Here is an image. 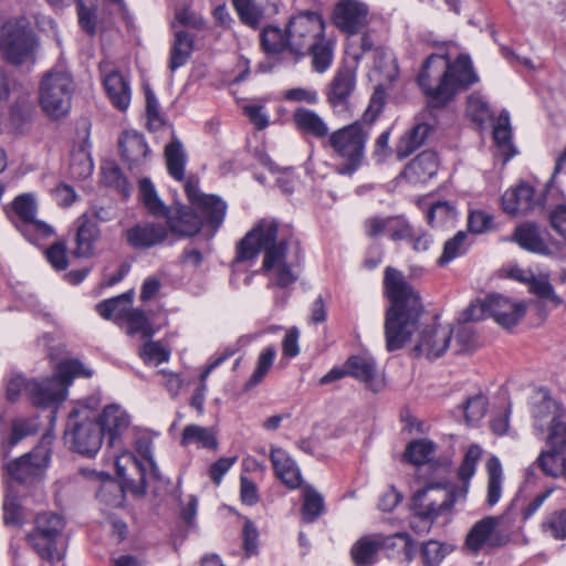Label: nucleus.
I'll return each mask as SVG.
<instances>
[{
  "label": "nucleus",
  "mask_w": 566,
  "mask_h": 566,
  "mask_svg": "<svg viewBox=\"0 0 566 566\" xmlns=\"http://www.w3.org/2000/svg\"><path fill=\"white\" fill-rule=\"evenodd\" d=\"M263 252L261 272L270 284L279 287L293 285L301 273L303 251L293 229L275 219L263 218L238 242L235 261L254 260Z\"/></svg>",
  "instance_id": "f257e3e1"
},
{
  "label": "nucleus",
  "mask_w": 566,
  "mask_h": 566,
  "mask_svg": "<svg viewBox=\"0 0 566 566\" xmlns=\"http://www.w3.org/2000/svg\"><path fill=\"white\" fill-rule=\"evenodd\" d=\"M479 81L468 54H460L454 61L447 55L431 54L423 62L417 83L428 98L426 113L449 104L460 92Z\"/></svg>",
  "instance_id": "f03ea898"
},
{
  "label": "nucleus",
  "mask_w": 566,
  "mask_h": 566,
  "mask_svg": "<svg viewBox=\"0 0 566 566\" xmlns=\"http://www.w3.org/2000/svg\"><path fill=\"white\" fill-rule=\"evenodd\" d=\"M384 289L390 301L385 322L386 347L389 352H395L401 349L418 328L423 305L419 293L397 269L386 268Z\"/></svg>",
  "instance_id": "7ed1b4c3"
},
{
  "label": "nucleus",
  "mask_w": 566,
  "mask_h": 566,
  "mask_svg": "<svg viewBox=\"0 0 566 566\" xmlns=\"http://www.w3.org/2000/svg\"><path fill=\"white\" fill-rule=\"evenodd\" d=\"M385 104V91L376 88L369 105L360 119L332 132L327 146L335 157L343 163L336 168L339 175H353L365 159V148L370 134V126L381 113Z\"/></svg>",
  "instance_id": "20e7f679"
},
{
  "label": "nucleus",
  "mask_w": 566,
  "mask_h": 566,
  "mask_svg": "<svg viewBox=\"0 0 566 566\" xmlns=\"http://www.w3.org/2000/svg\"><path fill=\"white\" fill-rule=\"evenodd\" d=\"M324 31L322 15L313 11L293 15L287 23L289 51L296 56L310 54L317 73H324L333 62V43Z\"/></svg>",
  "instance_id": "39448f33"
},
{
  "label": "nucleus",
  "mask_w": 566,
  "mask_h": 566,
  "mask_svg": "<svg viewBox=\"0 0 566 566\" xmlns=\"http://www.w3.org/2000/svg\"><path fill=\"white\" fill-rule=\"evenodd\" d=\"M120 452V454L116 455L115 468L117 476L122 480V485L119 488L115 483L111 482L102 486L97 492V497L102 501L108 502L106 494L113 493H116V499H118L117 493L123 491L144 495L147 488V468L150 469L149 474L155 480L161 479L149 444H145L143 449L139 448L142 459H138L134 453L128 451L123 450Z\"/></svg>",
  "instance_id": "423d86ee"
},
{
  "label": "nucleus",
  "mask_w": 566,
  "mask_h": 566,
  "mask_svg": "<svg viewBox=\"0 0 566 566\" xmlns=\"http://www.w3.org/2000/svg\"><path fill=\"white\" fill-rule=\"evenodd\" d=\"M94 371L77 358H66L54 367L51 377L29 379L27 396L36 407H49L65 400L67 389L75 378H91Z\"/></svg>",
  "instance_id": "0eeeda50"
},
{
  "label": "nucleus",
  "mask_w": 566,
  "mask_h": 566,
  "mask_svg": "<svg viewBox=\"0 0 566 566\" xmlns=\"http://www.w3.org/2000/svg\"><path fill=\"white\" fill-rule=\"evenodd\" d=\"M467 494V485L430 483L415 493L412 510L417 517L430 525L437 517L450 513L455 503L464 501Z\"/></svg>",
  "instance_id": "6e6552de"
},
{
  "label": "nucleus",
  "mask_w": 566,
  "mask_h": 566,
  "mask_svg": "<svg viewBox=\"0 0 566 566\" xmlns=\"http://www.w3.org/2000/svg\"><path fill=\"white\" fill-rule=\"evenodd\" d=\"M73 92L74 82L69 72L53 69L44 73L38 93L42 112L53 120L64 118L71 109Z\"/></svg>",
  "instance_id": "1a4fd4ad"
},
{
  "label": "nucleus",
  "mask_w": 566,
  "mask_h": 566,
  "mask_svg": "<svg viewBox=\"0 0 566 566\" xmlns=\"http://www.w3.org/2000/svg\"><path fill=\"white\" fill-rule=\"evenodd\" d=\"M65 521L54 512H43L36 515L33 530L28 533L27 542L43 560L51 564L63 557V530Z\"/></svg>",
  "instance_id": "9d476101"
},
{
  "label": "nucleus",
  "mask_w": 566,
  "mask_h": 566,
  "mask_svg": "<svg viewBox=\"0 0 566 566\" xmlns=\"http://www.w3.org/2000/svg\"><path fill=\"white\" fill-rule=\"evenodd\" d=\"M39 42L24 20L8 21L0 28V53L13 65L35 62Z\"/></svg>",
  "instance_id": "9b49d317"
},
{
  "label": "nucleus",
  "mask_w": 566,
  "mask_h": 566,
  "mask_svg": "<svg viewBox=\"0 0 566 566\" xmlns=\"http://www.w3.org/2000/svg\"><path fill=\"white\" fill-rule=\"evenodd\" d=\"M87 407L74 409L67 419L65 440L71 443L73 451L92 458L101 449L103 437L96 417Z\"/></svg>",
  "instance_id": "f8f14e48"
},
{
  "label": "nucleus",
  "mask_w": 566,
  "mask_h": 566,
  "mask_svg": "<svg viewBox=\"0 0 566 566\" xmlns=\"http://www.w3.org/2000/svg\"><path fill=\"white\" fill-rule=\"evenodd\" d=\"M359 60L360 55L354 54V62L344 61L325 88L326 103L335 116L345 119L353 116L350 99L356 90Z\"/></svg>",
  "instance_id": "ddd939ff"
},
{
  "label": "nucleus",
  "mask_w": 566,
  "mask_h": 566,
  "mask_svg": "<svg viewBox=\"0 0 566 566\" xmlns=\"http://www.w3.org/2000/svg\"><path fill=\"white\" fill-rule=\"evenodd\" d=\"M12 221L21 233L31 242L54 234L53 228L35 218L36 202L31 193L18 196L12 202Z\"/></svg>",
  "instance_id": "4468645a"
},
{
  "label": "nucleus",
  "mask_w": 566,
  "mask_h": 566,
  "mask_svg": "<svg viewBox=\"0 0 566 566\" xmlns=\"http://www.w3.org/2000/svg\"><path fill=\"white\" fill-rule=\"evenodd\" d=\"M50 452L44 446H38L20 458L7 462V474L19 483H32L49 465Z\"/></svg>",
  "instance_id": "2eb2a0df"
},
{
  "label": "nucleus",
  "mask_w": 566,
  "mask_h": 566,
  "mask_svg": "<svg viewBox=\"0 0 566 566\" xmlns=\"http://www.w3.org/2000/svg\"><path fill=\"white\" fill-rule=\"evenodd\" d=\"M97 419L102 437L106 438L108 448L123 451V439L130 427V416L119 405L106 406Z\"/></svg>",
  "instance_id": "dca6fc26"
},
{
  "label": "nucleus",
  "mask_w": 566,
  "mask_h": 566,
  "mask_svg": "<svg viewBox=\"0 0 566 566\" xmlns=\"http://www.w3.org/2000/svg\"><path fill=\"white\" fill-rule=\"evenodd\" d=\"M368 7L358 0H340L334 8L333 21L343 32L358 34L368 23Z\"/></svg>",
  "instance_id": "f3484780"
},
{
  "label": "nucleus",
  "mask_w": 566,
  "mask_h": 566,
  "mask_svg": "<svg viewBox=\"0 0 566 566\" xmlns=\"http://www.w3.org/2000/svg\"><path fill=\"white\" fill-rule=\"evenodd\" d=\"M103 86L112 105L120 112H125L132 98V90L128 80L118 71L111 67L106 61L99 63Z\"/></svg>",
  "instance_id": "a211bd4d"
},
{
  "label": "nucleus",
  "mask_w": 566,
  "mask_h": 566,
  "mask_svg": "<svg viewBox=\"0 0 566 566\" xmlns=\"http://www.w3.org/2000/svg\"><path fill=\"white\" fill-rule=\"evenodd\" d=\"M120 327L125 328L126 333L130 336H142L145 344L140 354H168L160 343L149 342L154 329L144 311L134 308L130 305L123 317V325Z\"/></svg>",
  "instance_id": "6ab92c4d"
},
{
  "label": "nucleus",
  "mask_w": 566,
  "mask_h": 566,
  "mask_svg": "<svg viewBox=\"0 0 566 566\" xmlns=\"http://www.w3.org/2000/svg\"><path fill=\"white\" fill-rule=\"evenodd\" d=\"M124 237L132 248L147 250L165 243L169 237V231L163 223L143 222L127 229Z\"/></svg>",
  "instance_id": "aec40b11"
},
{
  "label": "nucleus",
  "mask_w": 566,
  "mask_h": 566,
  "mask_svg": "<svg viewBox=\"0 0 566 566\" xmlns=\"http://www.w3.org/2000/svg\"><path fill=\"white\" fill-rule=\"evenodd\" d=\"M539 206L535 188L526 182L518 184L502 196V208L511 216L526 214Z\"/></svg>",
  "instance_id": "412c9836"
},
{
  "label": "nucleus",
  "mask_w": 566,
  "mask_h": 566,
  "mask_svg": "<svg viewBox=\"0 0 566 566\" xmlns=\"http://www.w3.org/2000/svg\"><path fill=\"white\" fill-rule=\"evenodd\" d=\"M346 366L349 375L363 381L368 390L377 394L386 387L385 377L378 370L371 357L349 356Z\"/></svg>",
  "instance_id": "4be33fe9"
},
{
  "label": "nucleus",
  "mask_w": 566,
  "mask_h": 566,
  "mask_svg": "<svg viewBox=\"0 0 566 566\" xmlns=\"http://www.w3.org/2000/svg\"><path fill=\"white\" fill-rule=\"evenodd\" d=\"M370 238L388 235L391 240H406L412 235L411 226L402 217H371L365 221Z\"/></svg>",
  "instance_id": "5701e85b"
},
{
  "label": "nucleus",
  "mask_w": 566,
  "mask_h": 566,
  "mask_svg": "<svg viewBox=\"0 0 566 566\" xmlns=\"http://www.w3.org/2000/svg\"><path fill=\"white\" fill-rule=\"evenodd\" d=\"M118 145L122 158L130 170L142 167L150 155V149L144 135L136 130L124 132Z\"/></svg>",
  "instance_id": "b1692460"
},
{
  "label": "nucleus",
  "mask_w": 566,
  "mask_h": 566,
  "mask_svg": "<svg viewBox=\"0 0 566 566\" xmlns=\"http://www.w3.org/2000/svg\"><path fill=\"white\" fill-rule=\"evenodd\" d=\"M490 316L504 328L516 325L526 312L524 302H514L502 295L489 296Z\"/></svg>",
  "instance_id": "393cba45"
},
{
  "label": "nucleus",
  "mask_w": 566,
  "mask_h": 566,
  "mask_svg": "<svg viewBox=\"0 0 566 566\" xmlns=\"http://www.w3.org/2000/svg\"><path fill=\"white\" fill-rule=\"evenodd\" d=\"M192 208L202 222V227L207 226L216 232L226 218L228 207L219 196L206 195L195 202Z\"/></svg>",
  "instance_id": "a878e982"
},
{
  "label": "nucleus",
  "mask_w": 566,
  "mask_h": 566,
  "mask_svg": "<svg viewBox=\"0 0 566 566\" xmlns=\"http://www.w3.org/2000/svg\"><path fill=\"white\" fill-rule=\"evenodd\" d=\"M381 549L386 551L388 557L396 558L400 563L409 564L417 554V544L406 532H398L392 535L380 533Z\"/></svg>",
  "instance_id": "bb28decb"
},
{
  "label": "nucleus",
  "mask_w": 566,
  "mask_h": 566,
  "mask_svg": "<svg viewBox=\"0 0 566 566\" xmlns=\"http://www.w3.org/2000/svg\"><path fill=\"white\" fill-rule=\"evenodd\" d=\"M292 122L301 134L319 140L327 139L331 134L325 119L313 109L297 107L293 112Z\"/></svg>",
  "instance_id": "cd10ccee"
},
{
  "label": "nucleus",
  "mask_w": 566,
  "mask_h": 566,
  "mask_svg": "<svg viewBox=\"0 0 566 566\" xmlns=\"http://www.w3.org/2000/svg\"><path fill=\"white\" fill-rule=\"evenodd\" d=\"M169 233L177 234L178 237H192L202 228L196 211L188 207H179L175 212L171 210L166 217V224Z\"/></svg>",
  "instance_id": "c85d7f7f"
},
{
  "label": "nucleus",
  "mask_w": 566,
  "mask_h": 566,
  "mask_svg": "<svg viewBox=\"0 0 566 566\" xmlns=\"http://www.w3.org/2000/svg\"><path fill=\"white\" fill-rule=\"evenodd\" d=\"M270 460L273 465L275 475L290 489H296L302 483L301 471L291 458V455L282 448H272Z\"/></svg>",
  "instance_id": "c756f323"
},
{
  "label": "nucleus",
  "mask_w": 566,
  "mask_h": 566,
  "mask_svg": "<svg viewBox=\"0 0 566 566\" xmlns=\"http://www.w3.org/2000/svg\"><path fill=\"white\" fill-rule=\"evenodd\" d=\"M381 551L380 533L360 536L350 547V558L356 566H371Z\"/></svg>",
  "instance_id": "7c9ffc66"
},
{
  "label": "nucleus",
  "mask_w": 566,
  "mask_h": 566,
  "mask_svg": "<svg viewBox=\"0 0 566 566\" xmlns=\"http://www.w3.org/2000/svg\"><path fill=\"white\" fill-rule=\"evenodd\" d=\"M101 237L99 228L96 222H92L87 217L77 219V231L75 237L76 247L73 254L77 258H90L94 253V245Z\"/></svg>",
  "instance_id": "2f4dec72"
},
{
  "label": "nucleus",
  "mask_w": 566,
  "mask_h": 566,
  "mask_svg": "<svg viewBox=\"0 0 566 566\" xmlns=\"http://www.w3.org/2000/svg\"><path fill=\"white\" fill-rule=\"evenodd\" d=\"M432 126L424 122H418L407 130L396 145V155L398 159H405L421 147L430 133Z\"/></svg>",
  "instance_id": "473e14b6"
},
{
  "label": "nucleus",
  "mask_w": 566,
  "mask_h": 566,
  "mask_svg": "<svg viewBox=\"0 0 566 566\" xmlns=\"http://www.w3.org/2000/svg\"><path fill=\"white\" fill-rule=\"evenodd\" d=\"M439 167L438 156L432 150L419 154L405 170L406 176L413 182H427L436 176Z\"/></svg>",
  "instance_id": "72a5a7b5"
},
{
  "label": "nucleus",
  "mask_w": 566,
  "mask_h": 566,
  "mask_svg": "<svg viewBox=\"0 0 566 566\" xmlns=\"http://www.w3.org/2000/svg\"><path fill=\"white\" fill-rule=\"evenodd\" d=\"M451 336L452 331L448 327L438 326L424 331L415 350L419 354H443L449 347Z\"/></svg>",
  "instance_id": "f704fd0d"
},
{
  "label": "nucleus",
  "mask_w": 566,
  "mask_h": 566,
  "mask_svg": "<svg viewBox=\"0 0 566 566\" xmlns=\"http://www.w3.org/2000/svg\"><path fill=\"white\" fill-rule=\"evenodd\" d=\"M193 44V38L187 31L175 32L168 61L170 72H175L187 63L192 54Z\"/></svg>",
  "instance_id": "c9c22d12"
},
{
  "label": "nucleus",
  "mask_w": 566,
  "mask_h": 566,
  "mask_svg": "<svg viewBox=\"0 0 566 566\" xmlns=\"http://www.w3.org/2000/svg\"><path fill=\"white\" fill-rule=\"evenodd\" d=\"M513 238L521 248L527 251L539 254L548 252V247L542 238L539 229L534 223H524L517 227Z\"/></svg>",
  "instance_id": "e433bc0d"
},
{
  "label": "nucleus",
  "mask_w": 566,
  "mask_h": 566,
  "mask_svg": "<svg viewBox=\"0 0 566 566\" xmlns=\"http://www.w3.org/2000/svg\"><path fill=\"white\" fill-rule=\"evenodd\" d=\"M130 304L132 295L129 293H124L97 303L95 310L104 319H112L118 326H122L123 317Z\"/></svg>",
  "instance_id": "4c0bfd02"
},
{
  "label": "nucleus",
  "mask_w": 566,
  "mask_h": 566,
  "mask_svg": "<svg viewBox=\"0 0 566 566\" xmlns=\"http://www.w3.org/2000/svg\"><path fill=\"white\" fill-rule=\"evenodd\" d=\"M169 357L170 356H142L146 366L158 368L157 374L164 377V386L171 397H177L184 385V379L179 373L163 367L164 364L168 363Z\"/></svg>",
  "instance_id": "58836bf2"
},
{
  "label": "nucleus",
  "mask_w": 566,
  "mask_h": 566,
  "mask_svg": "<svg viewBox=\"0 0 566 566\" xmlns=\"http://www.w3.org/2000/svg\"><path fill=\"white\" fill-rule=\"evenodd\" d=\"M495 526L496 518L492 516L484 517L476 522L465 537L467 547L475 554L479 553L482 547L489 543Z\"/></svg>",
  "instance_id": "ea45409f"
},
{
  "label": "nucleus",
  "mask_w": 566,
  "mask_h": 566,
  "mask_svg": "<svg viewBox=\"0 0 566 566\" xmlns=\"http://www.w3.org/2000/svg\"><path fill=\"white\" fill-rule=\"evenodd\" d=\"M534 427L543 432L545 423H552L556 418L564 417L560 405L544 391L543 399L533 408Z\"/></svg>",
  "instance_id": "a19ab883"
},
{
  "label": "nucleus",
  "mask_w": 566,
  "mask_h": 566,
  "mask_svg": "<svg viewBox=\"0 0 566 566\" xmlns=\"http://www.w3.org/2000/svg\"><path fill=\"white\" fill-rule=\"evenodd\" d=\"M565 451L548 450L542 451L534 465L537 467L546 476L559 479L564 470Z\"/></svg>",
  "instance_id": "79ce46f5"
},
{
  "label": "nucleus",
  "mask_w": 566,
  "mask_h": 566,
  "mask_svg": "<svg viewBox=\"0 0 566 566\" xmlns=\"http://www.w3.org/2000/svg\"><path fill=\"white\" fill-rule=\"evenodd\" d=\"M180 443L184 447L197 444L200 448L211 450L218 447V441L211 430L198 424H189L184 428Z\"/></svg>",
  "instance_id": "37998d69"
},
{
  "label": "nucleus",
  "mask_w": 566,
  "mask_h": 566,
  "mask_svg": "<svg viewBox=\"0 0 566 566\" xmlns=\"http://www.w3.org/2000/svg\"><path fill=\"white\" fill-rule=\"evenodd\" d=\"M165 157L169 175L178 181L184 180L186 154L181 143L175 139L166 145Z\"/></svg>",
  "instance_id": "c03bdc74"
},
{
  "label": "nucleus",
  "mask_w": 566,
  "mask_h": 566,
  "mask_svg": "<svg viewBox=\"0 0 566 566\" xmlns=\"http://www.w3.org/2000/svg\"><path fill=\"white\" fill-rule=\"evenodd\" d=\"M489 475L486 502L490 506L495 505L502 493V465L497 458H491L486 463Z\"/></svg>",
  "instance_id": "a18cd8bd"
},
{
  "label": "nucleus",
  "mask_w": 566,
  "mask_h": 566,
  "mask_svg": "<svg viewBox=\"0 0 566 566\" xmlns=\"http://www.w3.org/2000/svg\"><path fill=\"white\" fill-rule=\"evenodd\" d=\"M324 510L323 496L312 488L306 489L301 509L302 521L306 524L313 523L323 514Z\"/></svg>",
  "instance_id": "49530a36"
},
{
  "label": "nucleus",
  "mask_w": 566,
  "mask_h": 566,
  "mask_svg": "<svg viewBox=\"0 0 566 566\" xmlns=\"http://www.w3.org/2000/svg\"><path fill=\"white\" fill-rule=\"evenodd\" d=\"M436 444L430 440H415L406 447L403 458L411 464L422 465L432 457Z\"/></svg>",
  "instance_id": "de8ad7c7"
},
{
  "label": "nucleus",
  "mask_w": 566,
  "mask_h": 566,
  "mask_svg": "<svg viewBox=\"0 0 566 566\" xmlns=\"http://www.w3.org/2000/svg\"><path fill=\"white\" fill-rule=\"evenodd\" d=\"M261 43L268 53H280L289 50L287 28L283 31L277 27H265L261 33Z\"/></svg>",
  "instance_id": "09e8293b"
},
{
  "label": "nucleus",
  "mask_w": 566,
  "mask_h": 566,
  "mask_svg": "<svg viewBox=\"0 0 566 566\" xmlns=\"http://www.w3.org/2000/svg\"><path fill=\"white\" fill-rule=\"evenodd\" d=\"M36 431V423L33 420L18 418L12 421V430L7 444L2 446V457L7 458L13 447L23 438L33 434Z\"/></svg>",
  "instance_id": "8fccbe9b"
},
{
  "label": "nucleus",
  "mask_w": 566,
  "mask_h": 566,
  "mask_svg": "<svg viewBox=\"0 0 566 566\" xmlns=\"http://www.w3.org/2000/svg\"><path fill=\"white\" fill-rule=\"evenodd\" d=\"M542 532L555 539H566V507L548 513L541 524Z\"/></svg>",
  "instance_id": "3c124183"
},
{
  "label": "nucleus",
  "mask_w": 566,
  "mask_h": 566,
  "mask_svg": "<svg viewBox=\"0 0 566 566\" xmlns=\"http://www.w3.org/2000/svg\"><path fill=\"white\" fill-rule=\"evenodd\" d=\"M493 138L496 145L505 153L507 158L513 156V154L510 153L512 150L510 116L505 111L502 112L497 118L496 125L493 129Z\"/></svg>",
  "instance_id": "603ef678"
},
{
  "label": "nucleus",
  "mask_w": 566,
  "mask_h": 566,
  "mask_svg": "<svg viewBox=\"0 0 566 566\" xmlns=\"http://www.w3.org/2000/svg\"><path fill=\"white\" fill-rule=\"evenodd\" d=\"M455 219L454 208L448 203L438 201L431 206L427 213V221L431 227H442Z\"/></svg>",
  "instance_id": "864d4df0"
},
{
  "label": "nucleus",
  "mask_w": 566,
  "mask_h": 566,
  "mask_svg": "<svg viewBox=\"0 0 566 566\" xmlns=\"http://www.w3.org/2000/svg\"><path fill=\"white\" fill-rule=\"evenodd\" d=\"M449 553V548L438 541L430 539L423 543L421 548V559L423 566H439Z\"/></svg>",
  "instance_id": "5fc2aeb1"
},
{
  "label": "nucleus",
  "mask_w": 566,
  "mask_h": 566,
  "mask_svg": "<svg viewBox=\"0 0 566 566\" xmlns=\"http://www.w3.org/2000/svg\"><path fill=\"white\" fill-rule=\"evenodd\" d=\"M233 7L241 21L252 28H256L261 21L262 12L253 0H232Z\"/></svg>",
  "instance_id": "6e6d98bb"
},
{
  "label": "nucleus",
  "mask_w": 566,
  "mask_h": 566,
  "mask_svg": "<svg viewBox=\"0 0 566 566\" xmlns=\"http://www.w3.org/2000/svg\"><path fill=\"white\" fill-rule=\"evenodd\" d=\"M23 511L19 499L8 494L3 501V521L6 525L21 526L23 524Z\"/></svg>",
  "instance_id": "4d7b16f0"
},
{
  "label": "nucleus",
  "mask_w": 566,
  "mask_h": 566,
  "mask_svg": "<svg viewBox=\"0 0 566 566\" xmlns=\"http://www.w3.org/2000/svg\"><path fill=\"white\" fill-rule=\"evenodd\" d=\"M467 233L459 231L453 238L444 243L443 252L439 259V264L443 265L461 255L465 251Z\"/></svg>",
  "instance_id": "13d9d810"
},
{
  "label": "nucleus",
  "mask_w": 566,
  "mask_h": 566,
  "mask_svg": "<svg viewBox=\"0 0 566 566\" xmlns=\"http://www.w3.org/2000/svg\"><path fill=\"white\" fill-rule=\"evenodd\" d=\"M530 291L541 298L551 301L555 305L562 303V298L555 294L554 287L546 277H535L533 274L530 275Z\"/></svg>",
  "instance_id": "bf43d9fd"
},
{
  "label": "nucleus",
  "mask_w": 566,
  "mask_h": 566,
  "mask_svg": "<svg viewBox=\"0 0 566 566\" xmlns=\"http://www.w3.org/2000/svg\"><path fill=\"white\" fill-rule=\"evenodd\" d=\"M547 443L554 450L566 452V422L563 417L556 418L549 426Z\"/></svg>",
  "instance_id": "052dcab7"
},
{
  "label": "nucleus",
  "mask_w": 566,
  "mask_h": 566,
  "mask_svg": "<svg viewBox=\"0 0 566 566\" xmlns=\"http://www.w3.org/2000/svg\"><path fill=\"white\" fill-rule=\"evenodd\" d=\"M146 114L149 129L157 130L164 126L165 120L159 112V104L150 88L146 90Z\"/></svg>",
  "instance_id": "680f3d73"
},
{
  "label": "nucleus",
  "mask_w": 566,
  "mask_h": 566,
  "mask_svg": "<svg viewBox=\"0 0 566 566\" xmlns=\"http://www.w3.org/2000/svg\"><path fill=\"white\" fill-rule=\"evenodd\" d=\"M468 228L475 234L488 232L494 228L493 217L482 210L471 211L468 217Z\"/></svg>",
  "instance_id": "e2e57ef3"
},
{
  "label": "nucleus",
  "mask_w": 566,
  "mask_h": 566,
  "mask_svg": "<svg viewBox=\"0 0 566 566\" xmlns=\"http://www.w3.org/2000/svg\"><path fill=\"white\" fill-rule=\"evenodd\" d=\"M488 400L482 395H476L467 399L464 405V416L468 422H476L484 417L486 412Z\"/></svg>",
  "instance_id": "0e129e2a"
},
{
  "label": "nucleus",
  "mask_w": 566,
  "mask_h": 566,
  "mask_svg": "<svg viewBox=\"0 0 566 566\" xmlns=\"http://www.w3.org/2000/svg\"><path fill=\"white\" fill-rule=\"evenodd\" d=\"M103 175L105 182L118 189L124 196H128V182L122 174V170L116 165H108L103 167Z\"/></svg>",
  "instance_id": "69168bd1"
},
{
  "label": "nucleus",
  "mask_w": 566,
  "mask_h": 566,
  "mask_svg": "<svg viewBox=\"0 0 566 566\" xmlns=\"http://www.w3.org/2000/svg\"><path fill=\"white\" fill-rule=\"evenodd\" d=\"M272 365H273V356H260L258 365H256L253 374L251 375V377L244 384L243 389L245 391H250L251 389L256 387L263 380V378L266 376V374L271 369Z\"/></svg>",
  "instance_id": "338daca9"
},
{
  "label": "nucleus",
  "mask_w": 566,
  "mask_h": 566,
  "mask_svg": "<svg viewBox=\"0 0 566 566\" xmlns=\"http://www.w3.org/2000/svg\"><path fill=\"white\" fill-rule=\"evenodd\" d=\"M46 259L56 270H65L67 268L66 244L64 242H55L46 250Z\"/></svg>",
  "instance_id": "774afa93"
}]
</instances>
